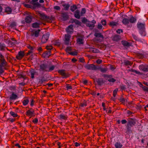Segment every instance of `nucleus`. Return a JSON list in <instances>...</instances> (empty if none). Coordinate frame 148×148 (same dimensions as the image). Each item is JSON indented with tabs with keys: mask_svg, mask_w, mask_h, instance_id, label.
<instances>
[{
	"mask_svg": "<svg viewBox=\"0 0 148 148\" xmlns=\"http://www.w3.org/2000/svg\"><path fill=\"white\" fill-rule=\"evenodd\" d=\"M139 69L144 72L148 71V65L141 64L139 66Z\"/></svg>",
	"mask_w": 148,
	"mask_h": 148,
	"instance_id": "nucleus-10",
	"label": "nucleus"
},
{
	"mask_svg": "<svg viewBox=\"0 0 148 148\" xmlns=\"http://www.w3.org/2000/svg\"><path fill=\"white\" fill-rule=\"evenodd\" d=\"M124 63L126 65H131L132 64L131 62L127 60H125Z\"/></svg>",
	"mask_w": 148,
	"mask_h": 148,
	"instance_id": "nucleus-40",
	"label": "nucleus"
},
{
	"mask_svg": "<svg viewBox=\"0 0 148 148\" xmlns=\"http://www.w3.org/2000/svg\"><path fill=\"white\" fill-rule=\"evenodd\" d=\"M77 51H74L72 52L71 53V54L73 56H75V55H77Z\"/></svg>",
	"mask_w": 148,
	"mask_h": 148,
	"instance_id": "nucleus-59",
	"label": "nucleus"
},
{
	"mask_svg": "<svg viewBox=\"0 0 148 148\" xmlns=\"http://www.w3.org/2000/svg\"><path fill=\"white\" fill-rule=\"evenodd\" d=\"M71 36L69 34H65L64 36V42L65 44L68 45L70 42V38Z\"/></svg>",
	"mask_w": 148,
	"mask_h": 148,
	"instance_id": "nucleus-8",
	"label": "nucleus"
},
{
	"mask_svg": "<svg viewBox=\"0 0 148 148\" xmlns=\"http://www.w3.org/2000/svg\"><path fill=\"white\" fill-rule=\"evenodd\" d=\"M40 23L35 22L32 24V27L34 28H37L39 26Z\"/></svg>",
	"mask_w": 148,
	"mask_h": 148,
	"instance_id": "nucleus-39",
	"label": "nucleus"
},
{
	"mask_svg": "<svg viewBox=\"0 0 148 148\" xmlns=\"http://www.w3.org/2000/svg\"><path fill=\"white\" fill-rule=\"evenodd\" d=\"M34 113V111L32 109H30L27 110L26 112V115L29 116L31 117L33 116Z\"/></svg>",
	"mask_w": 148,
	"mask_h": 148,
	"instance_id": "nucleus-14",
	"label": "nucleus"
},
{
	"mask_svg": "<svg viewBox=\"0 0 148 148\" xmlns=\"http://www.w3.org/2000/svg\"><path fill=\"white\" fill-rule=\"evenodd\" d=\"M62 16L64 20H66L68 18V15L67 13H62Z\"/></svg>",
	"mask_w": 148,
	"mask_h": 148,
	"instance_id": "nucleus-33",
	"label": "nucleus"
},
{
	"mask_svg": "<svg viewBox=\"0 0 148 148\" xmlns=\"http://www.w3.org/2000/svg\"><path fill=\"white\" fill-rule=\"evenodd\" d=\"M16 25V23L15 22H13L11 23L10 26L11 27H14Z\"/></svg>",
	"mask_w": 148,
	"mask_h": 148,
	"instance_id": "nucleus-50",
	"label": "nucleus"
},
{
	"mask_svg": "<svg viewBox=\"0 0 148 148\" xmlns=\"http://www.w3.org/2000/svg\"><path fill=\"white\" fill-rule=\"evenodd\" d=\"M17 98V95L13 93L10 96V99L11 100H14L16 99Z\"/></svg>",
	"mask_w": 148,
	"mask_h": 148,
	"instance_id": "nucleus-22",
	"label": "nucleus"
},
{
	"mask_svg": "<svg viewBox=\"0 0 148 148\" xmlns=\"http://www.w3.org/2000/svg\"><path fill=\"white\" fill-rule=\"evenodd\" d=\"M93 51H92V52L94 53H98L99 52V50L98 49L93 48Z\"/></svg>",
	"mask_w": 148,
	"mask_h": 148,
	"instance_id": "nucleus-51",
	"label": "nucleus"
},
{
	"mask_svg": "<svg viewBox=\"0 0 148 148\" xmlns=\"http://www.w3.org/2000/svg\"><path fill=\"white\" fill-rule=\"evenodd\" d=\"M127 122V121L125 119H123L121 121V123L123 124H125Z\"/></svg>",
	"mask_w": 148,
	"mask_h": 148,
	"instance_id": "nucleus-61",
	"label": "nucleus"
},
{
	"mask_svg": "<svg viewBox=\"0 0 148 148\" xmlns=\"http://www.w3.org/2000/svg\"><path fill=\"white\" fill-rule=\"evenodd\" d=\"M36 73V71L33 70H32L30 71V73L31 75V77L32 78H34V75Z\"/></svg>",
	"mask_w": 148,
	"mask_h": 148,
	"instance_id": "nucleus-36",
	"label": "nucleus"
},
{
	"mask_svg": "<svg viewBox=\"0 0 148 148\" xmlns=\"http://www.w3.org/2000/svg\"><path fill=\"white\" fill-rule=\"evenodd\" d=\"M117 24V22L112 21L110 23V25L112 27H114L116 26Z\"/></svg>",
	"mask_w": 148,
	"mask_h": 148,
	"instance_id": "nucleus-34",
	"label": "nucleus"
},
{
	"mask_svg": "<svg viewBox=\"0 0 148 148\" xmlns=\"http://www.w3.org/2000/svg\"><path fill=\"white\" fill-rule=\"evenodd\" d=\"M77 7L75 5H73L71 6L70 7V10L72 12H74L76 9H77Z\"/></svg>",
	"mask_w": 148,
	"mask_h": 148,
	"instance_id": "nucleus-31",
	"label": "nucleus"
},
{
	"mask_svg": "<svg viewBox=\"0 0 148 148\" xmlns=\"http://www.w3.org/2000/svg\"><path fill=\"white\" fill-rule=\"evenodd\" d=\"M73 26L71 25L69 26L66 29V31L68 33L71 34L73 32Z\"/></svg>",
	"mask_w": 148,
	"mask_h": 148,
	"instance_id": "nucleus-15",
	"label": "nucleus"
},
{
	"mask_svg": "<svg viewBox=\"0 0 148 148\" xmlns=\"http://www.w3.org/2000/svg\"><path fill=\"white\" fill-rule=\"evenodd\" d=\"M43 55H45L46 57H48L51 55V51H46Z\"/></svg>",
	"mask_w": 148,
	"mask_h": 148,
	"instance_id": "nucleus-35",
	"label": "nucleus"
},
{
	"mask_svg": "<svg viewBox=\"0 0 148 148\" xmlns=\"http://www.w3.org/2000/svg\"><path fill=\"white\" fill-rule=\"evenodd\" d=\"M10 114L14 117H16L17 116V115L14 112L11 111L10 112Z\"/></svg>",
	"mask_w": 148,
	"mask_h": 148,
	"instance_id": "nucleus-44",
	"label": "nucleus"
},
{
	"mask_svg": "<svg viewBox=\"0 0 148 148\" xmlns=\"http://www.w3.org/2000/svg\"><path fill=\"white\" fill-rule=\"evenodd\" d=\"M12 10L11 8L9 7H7L5 9V12L8 14H10L12 12Z\"/></svg>",
	"mask_w": 148,
	"mask_h": 148,
	"instance_id": "nucleus-30",
	"label": "nucleus"
},
{
	"mask_svg": "<svg viewBox=\"0 0 148 148\" xmlns=\"http://www.w3.org/2000/svg\"><path fill=\"white\" fill-rule=\"evenodd\" d=\"M38 15L40 19L41 20H45L47 18V16L43 13H39Z\"/></svg>",
	"mask_w": 148,
	"mask_h": 148,
	"instance_id": "nucleus-20",
	"label": "nucleus"
},
{
	"mask_svg": "<svg viewBox=\"0 0 148 148\" xmlns=\"http://www.w3.org/2000/svg\"><path fill=\"white\" fill-rule=\"evenodd\" d=\"M24 56V53L23 52H19L16 58L20 60Z\"/></svg>",
	"mask_w": 148,
	"mask_h": 148,
	"instance_id": "nucleus-19",
	"label": "nucleus"
},
{
	"mask_svg": "<svg viewBox=\"0 0 148 148\" xmlns=\"http://www.w3.org/2000/svg\"><path fill=\"white\" fill-rule=\"evenodd\" d=\"M120 101L122 103L125 104V103L126 100L125 99L123 98H121L119 99Z\"/></svg>",
	"mask_w": 148,
	"mask_h": 148,
	"instance_id": "nucleus-47",
	"label": "nucleus"
},
{
	"mask_svg": "<svg viewBox=\"0 0 148 148\" xmlns=\"http://www.w3.org/2000/svg\"><path fill=\"white\" fill-rule=\"evenodd\" d=\"M0 75H1L4 72V69H5L6 65V62L5 61L4 56L0 53Z\"/></svg>",
	"mask_w": 148,
	"mask_h": 148,
	"instance_id": "nucleus-2",
	"label": "nucleus"
},
{
	"mask_svg": "<svg viewBox=\"0 0 148 148\" xmlns=\"http://www.w3.org/2000/svg\"><path fill=\"white\" fill-rule=\"evenodd\" d=\"M114 146L116 148H121L123 145L120 142H117L115 143Z\"/></svg>",
	"mask_w": 148,
	"mask_h": 148,
	"instance_id": "nucleus-23",
	"label": "nucleus"
},
{
	"mask_svg": "<svg viewBox=\"0 0 148 148\" xmlns=\"http://www.w3.org/2000/svg\"><path fill=\"white\" fill-rule=\"evenodd\" d=\"M6 48L5 45L3 43H0V50H3L5 49Z\"/></svg>",
	"mask_w": 148,
	"mask_h": 148,
	"instance_id": "nucleus-38",
	"label": "nucleus"
},
{
	"mask_svg": "<svg viewBox=\"0 0 148 148\" xmlns=\"http://www.w3.org/2000/svg\"><path fill=\"white\" fill-rule=\"evenodd\" d=\"M62 6L64 7V9L66 10H68L70 7L69 4H64L62 5Z\"/></svg>",
	"mask_w": 148,
	"mask_h": 148,
	"instance_id": "nucleus-32",
	"label": "nucleus"
},
{
	"mask_svg": "<svg viewBox=\"0 0 148 148\" xmlns=\"http://www.w3.org/2000/svg\"><path fill=\"white\" fill-rule=\"evenodd\" d=\"M122 22L123 24L125 25H127L130 23L129 19L127 18H124L123 19Z\"/></svg>",
	"mask_w": 148,
	"mask_h": 148,
	"instance_id": "nucleus-24",
	"label": "nucleus"
},
{
	"mask_svg": "<svg viewBox=\"0 0 148 148\" xmlns=\"http://www.w3.org/2000/svg\"><path fill=\"white\" fill-rule=\"evenodd\" d=\"M29 102L28 99L24 100L23 101V103L24 106L26 105Z\"/></svg>",
	"mask_w": 148,
	"mask_h": 148,
	"instance_id": "nucleus-46",
	"label": "nucleus"
},
{
	"mask_svg": "<svg viewBox=\"0 0 148 148\" xmlns=\"http://www.w3.org/2000/svg\"><path fill=\"white\" fill-rule=\"evenodd\" d=\"M86 12V9L85 8H82L80 12L81 16H83L84 15L85 13Z\"/></svg>",
	"mask_w": 148,
	"mask_h": 148,
	"instance_id": "nucleus-42",
	"label": "nucleus"
},
{
	"mask_svg": "<svg viewBox=\"0 0 148 148\" xmlns=\"http://www.w3.org/2000/svg\"><path fill=\"white\" fill-rule=\"evenodd\" d=\"M88 21L85 18H84L82 19V22L84 24H86V23H87Z\"/></svg>",
	"mask_w": 148,
	"mask_h": 148,
	"instance_id": "nucleus-48",
	"label": "nucleus"
},
{
	"mask_svg": "<svg viewBox=\"0 0 148 148\" xmlns=\"http://www.w3.org/2000/svg\"><path fill=\"white\" fill-rule=\"evenodd\" d=\"M53 48L52 46L51 45L47 46L46 47V49L49 51H50Z\"/></svg>",
	"mask_w": 148,
	"mask_h": 148,
	"instance_id": "nucleus-53",
	"label": "nucleus"
},
{
	"mask_svg": "<svg viewBox=\"0 0 148 148\" xmlns=\"http://www.w3.org/2000/svg\"><path fill=\"white\" fill-rule=\"evenodd\" d=\"M100 71L102 72H105L108 70V68L107 67L104 68H101L100 69Z\"/></svg>",
	"mask_w": 148,
	"mask_h": 148,
	"instance_id": "nucleus-43",
	"label": "nucleus"
},
{
	"mask_svg": "<svg viewBox=\"0 0 148 148\" xmlns=\"http://www.w3.org/2000/svg\"><path fill=\"white\" fill-rule=\"evenodd\" d=\"M77 42L79 44H82L83 43V40L81 38H78L77 40Z\"/></svg>",
	"mask_w": 148,
	"mask_h": 148,
	"instance_id": "nucleus-41",
	"label": "nucleus"
},
{
	"mask_svg": "<svg viewBox=\"0 0 148 148\" xmlns=\"http://www.w3.org/2000/svg\"><path fill=\"white\" fill-rule=\"evenodd\" d=\"M71 21L72 23L74 22L75 24L79 26H80L82 24L80 22L76 19H71Z\"/></svg>",
	"mask_w": 148,
	"mask_h": 148,
	"instance_id": "nucleus-21",
	"label": "nucleus"
},
{
	"mask_svg": "<svg viewBox=\"0 0 148 148\" xmlns=\"http://www.w3.org/2000/svg\"><path fill=\"white\" fill-rule=\"evenodd\" d=\"M54 9L57 10H59L60 9V7L59 6H56L54 7Z\"/></svg>",
	"mask_w": 148,
	"mask_h": 148,
	"instance_id": "nucleus-64",
	"label": "nucleus"
},
{
	"mask_svg": "<svg viewBox=\"0 0 148 148\" xmlns=\"http://www.w3.org/2000/svg\"><path fill=\"white\" fill-rule=\"evenodd\" d=\"M81 106L82 107L86 106H87V103L86 101L84 102L81 104Z\"/></svg>",
	"mask_w": 148,
	"mask_h": 148,
	"instance_id": "nucleus-57",
	"label": "nucleus"
},
{
	"mask_svg": "<svg viewBox=\"0 0 148 148\" xmlns=\"http://www.w3.org/2000/svg\"><path fill=\"white\" fill-rule=\"evenodd\" d=\"M132 37L133 38L136 40H138V38L135 35L132 34Z\"/></svg>",
	"mask_w": 148,
	"mask_h": 148,
	"instance_id": "nucleus-58",
	"label": "nucleus"
},
{
	"mask_svg": "<svg viewBox=\"0 0 148 148\" xmlns=\"http://www.w3.org/2000/svg\"><path fill=\"white\" fill-rule=\"evenodd\" d=\"M101 23L103 25H106V20H102L101 21Z\"/></svg>",
	"mask_w": 148,
	"mask_h": 148,
	"instance_id": "nucleus-54",
	"label": "nucleus"
},
{
	"mask_svg": "<svg viewBox=\"0 0 148 148\" xmlns=\"http://www.w3.org/2000/svg\"><path fill=\"white\" fill-rule=\"evenodd\" d=\"M59 119L61 120H65L66 119V117L64 115L61 114L58 116Z\"/></svg>",
	"mask_w": 148,
	"mask_h": 148,
	"instance_id": "nucleus-37",
	"label": "nucleus"
},
{
	"mask_svg": "<svg viewBox=\"0 0 148 148\" xmlns=\"http://www.w3.org/2000/svg\"><path fill=\"white\" fill-rule=\"evenodd\" d=\"M129 22L132 23H135L136 21V18L132 16H131L130 19H129Z\"/></svg>",
	"mask_w": 148,
	"mask_h": 148,
	"instance_id": "nucleus-26",
	"label": "nucleus"
},
{
	"mask_svg": "<svg viewBox=\"0 0 148 148\" xmlns=\"http://www.w3.org/2000/svg\"><path fill=\"white\" fill-rule=\"evenodd\" d=\"M116 32L117 33L120 34L123 32V30L121 29H119L116 31Z\"/></svg>",
	"mask_w": 148,
	"mask_h": 148,
	"instance_id": "nucleus-62",
	"label": "nucleus"
},
{
	"mask_svg": "<svg viewBox=\"0 0 148 148\" xmlns=\"http://www.w3.org/2000/svg\"><path fill=\"white\" fill-rule=\"evenodd\" d=\"M38 121V120L37 119V118H35L33 121V122L34 123H37Z\"/></svg>",
	"mask_w": 148,
	"mask_h": 148,
	"instance_id": "nucleus-63",
	"label": "nucleus"
},
{
	"mask_svg": "<svg viewBox=\"0 0 148 148\" xmlns=\"http://www.w3.org/2000/svg\"><path fill=\"white\" fill-rule=\"evenodd\" d=\"M85 67L86 69L88 70H95L97 69L96 66L93 64L86 65Z\"/></svg>",
	"mask_w": 148,
	"mask_h": 148,
	"instance_id": "nucleus-9",
	"label": "nucleus"
},
{
	"mask_svg": "<svg viewBox=\"0 0 148 148\" xmlns=\"http://www.w3.org/2000/svg\"><path fill=\"white\" fill-rule=\"evenodd\" d=\"M24 6L27 8H32V6L29 4H24Z\"/></svg>",
	"mask_w": 148,
	"mask_h": 148,
	"instance_id": "nucleus-56",
	"label": "nucleus"
},
{
	"mask_svg": "<svg viewBox=\"0 0 148 148\" xmlns=\"http://www.w3.org/2000/svg\"><path fill=\"white\" fill-rule=\"evenodd\" d=\"M55 66L53 65H50L48 64H43L40 66V70L43 71L50 72L53 70Z\"/></svg>",
	"mask_w": 148,
	"mask_h": 148,
	"instance_id": "nucleus-1",
	"label": "nucleus"
},
{
	"mask_svg": "<svg viewBox=\"0 0 148 148\" xmlns=\"http://www.w3.org/2000/svg\"><path fill=\"white\" fill-rule=\"evenodd\" d=\"M127 123L133 126L136 123L135 120L132 119H130L128 121Z\"/></svg>",
	"mask_w": 148,
	"mask_h": 148,
	"instance_id": "nucleus-18",
	"label": "nucleus"
},
{
	"mask_svg": "<svg viewBox=\"0 0 148 148\" xmlns=\"http://www.w3.org/2000/svg\"><path fill=\"white\" fill-rule=\"evenodd\" d=\"M137 27L139 30L145 29V23L138 22L137 24Z\"/></svg>",
	"mask_w": 148,
	"mask_h": 148,
	"instance_id": "nucleus-11",
	"label": "nucleus"
},
{
	"mask_svg": "<svg viewBox=\"0 0 148 148\" xmlns=\"http://www.w3.org/2000/svg\"><path fill=\"white\" fill-rule=\"evenodd\" d=\"M40 31V29L34 31L31 33V35L32 37H37L39 36V33Z\"/></svg>",
	"mask_w": 148,
	"mask_h": 148,
	"instance_id": "nucleus-12",
	"label": "nucleus"
},
{
	"mask_svg": "<svg viewBox=\"0 0 148 148\" xmlns=\"http://www.w3.org/2000/svg\"><path fill=\"white\" fill-rule=\"evenodd\" d=\"M96 23V21L94 20H92V21H88L86 23V25L89 27L90 29H93L95 27V24Z\"/></svg>",
	"mask_w": 148,
	"mask_h": 148,
	"instance_id": "nucleus-7",
	"label": "nucleus"
},
{
	"mask_svg": "<svg viewBox=\"0 0 148 148\" xmlns=\"http://www.w3.org/2000/svg\"><path fill=\"white\" fill-rule=\"evenodd\" d=\"M32 17L31 16V14H28L25 18V21L27 23H29L31 22L32 20Z\"/></svg>",
	"mask_w": 148,
	"mask_h": 148,
	"instance_id": "nucleus-16",
	"label": "nucleus"
},
{
	"mask_svg": "<svg viewBox=\"0 0 148 148\" xmlns=\"http://www.w3.org/2000/svg\"><path fill=\"white\" fill-rule=\"evenodd\" d=\"M120 38V36L119 35H116L113 36L112 40L114 41H118L119 40Z\"/></svg>",
	"mask_w": 148,
	"mask_h": 148,
	"instance_id": "nucleus-29",
	"label": "nucleus"
},
{
	"mask_svg": "<svg viewBox=\"0 0 148 148\" xmlns=\"http://www.w3.org/2000/svg\"><path fill=\"white\" fill-rule=\"evenodd\" d=\"M133 126L127 123L126 126V133H129L132 132V127Z\"/></svg>",
	"mask_w": 148,
	"mask_h": 148,
	"instance_id": "nucleus-17",
	"label": "nucleus"
},
{
	"mask_svg": "<svg viewBox=\"0 0 148 148\" xmlns=\"http://www.w3.org/2000/svg\"><path fill=\"white\" fill-rule=\"evenodd\" d=\"M103 76L109 82H114L115 81V80L114 79L112 78V76L111 75L104 74L103 75Z\"/></svg>",
	"mask_w": 148,
	"mask_h": 148,
	"instance_id": "nucleus-4",
	"label": "nucleus"
},
{
	"mask_svg": "<svg viewBox=\"0 0 148 148\" xmlns=\"http://www.w3.org/2000/svg\"><path fill=\"white\" fill-rule=\"evenodd\" d=\"M139 32L140 35L142 36H145L146 35L145 29L139 30Z\"/></svg>",
	"mask_w": 148,
	"mask_h": 148,
	"instance_id": "nucleus-27",
	"label": "nucleus"
},
{
	"mask_svg": "<svg viewBox=\"0 0 148 148\" xmlns=\"http://www.w3.org/2000/svg\"><path fill=\"white\" fill-rule=\"evenodd\" d=\"M49 36V34L48 32L44 34L42 37L41 41L42 43H45L48 40Z\"/></svg>",
	"mask_w": 148,
	"mask_h": 148,
	"instance_id": "nucleus-5",
	"label": "nucleus"
},
{
	"mask_svg": "<svg viewBox=\"0 0 148 148\" xmlns=\"http://www.w3.org/2000/svg\"><path fill=\"white\" fill-rule=\"evenodd\" d=\"M66 87L67 90L71 89H72V87L69 84H66Z\"/></svg>",
	"mask_w": 148,
	"mask_h": 148,
	"instance_id": "nucleus-55",
	"label": "nucleus"
},
{
	"mask_svg": "<svg viewBox=\"0 0 148 148\" xmlns=\"http://www.w3.org/2000/svg\"><path fill=\"white\" fill-rule=\"evenodd\" d=\"M118 88H116L113 91V95L114 97H115L118 91Z\"/></svg>",
	"mask_w": 148,
	"mask_h": 148,
	"instance_id": "nucleus-45",
	"label": "nucleus"
},
{
	"mask_svg": "<svg viewBox=\"0 0 148 148\" xmlns=\"http://www.w3.org/2000/svg\"><path fill=\"white\" fill-rule=\"evenodd\" d=\"M96 81L99 85H102L104 83V81L102 78L98 79Z\"/></svg>",
	"mask_w": 148,
	"mask_h": 148,
	"instance_id": "nucleus-25",
	"label": "nucleus"
},
{
	"mask_svg": "<svg viewBox=\"0 0 148 148\" xmlns=\"http://www.w3.org/2000/svg\"><path fill=\"white\" fill-rule=\"evenodd\" d=\"M97 27L99 29H101L102 28V26L101 23H99Z\"/></svg>",
	"mask_w": 148,
	"mask_h": 148,
	"instance_id": "nucleus-60",
	"label": "nucleus"
},
{
	"mask_svg": "<svg viewBox=\"0 0 148 148\" xmlns=\"http://www.w3.org/2000/svg\"><path fill=\"white\" fill-rule=\"evenodd\" d=\"M95 36L97 37L96 40L99 42H101L103 39V36L101 33H95Z\"/></svg>",
	"mask_w": 148,
	"mask_h": 148,
	"instance_id": "nucleus-3",
	"label": "nucleus"
},
{
	"mask_svg": "<svg viewBox=\"0 0 148 148\" xmlns=\"http://www.w3.org/2000/svg\"><path fill=\"white\" fill-rule=\"evenodd\" d=\"M141 87L145 91H148V88L146 87L145 86L143 85H141Z\"/></svg>",
	"mask_w": 148,
	"mask_h": 148,
	"instance_id": "nucleus-52",
	"label": "nucleus"
},
{
	"mask_svg": "<svg viewBox=\"0 0 148 148\" xmlns=\"http://www.w3.org/2000/svg\"><path fill=\"white\" fill-rule=\"evenodd\" d=\"M10 44L12 46H13L14 45H16L18 44L17 42L16 41V42H13L12 41H10Z\"/></svg>",
	"mask_w": 148,
	"mask_h": 148,
	"instance_id": "nucleus-49",
	"label": "nucleus"
},
{
	"mask_svg": "<svg viewBox=\"0 0 148 148\" xmlns=\"http://www.w3.org/2000/svg\"><path fill=\"white\" fill-rule=\"evenodd\" d=\"M121 43L124 46L128 47L130 46V44L126 41L124 40L122 41Z\"/></svg>",
	"mask_w": 148,
	"mask_h": 148,
	"instance_id": "nucleus-28",
	"label": "nucleus"
},
{
	"mask_svg": "<svg viewBox=\"0 0 148 148\" xmlns=\"http://www.w3.org/2000/svg\"><path fill=\"white\" fill-rule=\"evenodd\" d=\"M74 16L75 18L77 19H79L82 16L80 14V12L79 10H77L74 13Z\"/></svg>",
	"mask_w": 148,
	"mask_h": 148,
	"instance_id": "nucleus-13",
	"label": "nucleus"
},
{
	"mask_svg": "<svg viewBox=\"0 0 148 148\" xmlns=\"http://www.w3.org/2000/svg\"><path fill=\"white\" fill-rule=\"evenodd\" d=\"M58 73H60L63 78H66L69 77V74L66 73L64 70H60L58 71Z\"/></svg>",
	"mask_w": 148,
	"mask_h": 148,
	"instance_id": "nucleus-6",
	"label": "nucleus"
}]
</instances>
